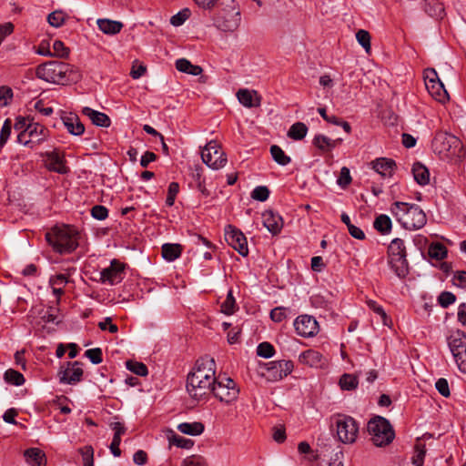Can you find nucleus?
I'll list each match as a JSON object with an SVG mask.
<instances>
[{
	"label": "nucleus",
	"mask_w": 466,
	"mask_h": 466,
	"mask_svg": "<svg viewBox=\"0 0 466 466\" xmlns=\"http://www.w3.org/2000/svg\"><path fill=\"white\" fill-rule=\"evenodd\" d=\"M215 370L216 363L211 358L205 357L197 361L187 379V391L192 399L200 400L211 393L216 382Z\"/></svg>",
	"instance_id": "f257e3e1"
},
{
	"label": "nucleus",
	"mask_w": 466,
	"mask_h": 466,
	"mask_svg": "<svg viewBox=\"0 0 466 466\" xmlns=\"http://www.w3.org/2000/svg\"><path fill=\"white\" fill-rule=\"evenodd\" d=\"M390 212L398 222L408 230H417L427 222L426 214L416 204L395 201L390 207Z\"/></svg>",
	"instance_id": "f03ea898"
},
{
	"label": "nucleus",
	"mask_w": 466,
	"mask_h": 466,
	"mask_svg": "<svg viewBox=\"0 0 466 466\" xmlns=\"http://www.w3.org/2000/svg\"><path fill=\"white\" fill-rule=\"evenodd\" d=\"M241 23V14L235 0H221L219 8L213 17L214 26L224 33L236 32Z\"/></svg>",
	"instance_id": "7ed1b4c3"
},
{
	"label": "nucleus",
	"mask_w": 466,
	"mask_h": 466,
	"mask_svg": "<svg viewBox=\"0 0 466 466\" xmlns=\"http://www.w3.org/2000/svg\"><path fill=\"white\" fill-rule=\"evenodd\" d=\"M78 233L68 226L55 227L46 234L53 249L60 254L71 253L78 247Z\"/></svg>",
	"instance_id": "20e7f679"
},
{
	"label": "nucleus",
	"mask_w": 466,
	"mask_h": 466,
	"mask_svg": "<svg viewBox=\"0 0 466 466\" xmlns=\"http://www.w3.org/2000/svg\"><path fill=\"white\" fill-rule=\"evenodd\" d=\"M432 149L441 157L461 158L465 155L461 140L447 132H438L435 135L432 140Z\"/></svg>",
	"instance_id": "39448f33"
},
{
	"label": "nucleus",
	"mask_w": 466,
	"mask_h": 466,
	"mask_svg": "<svg viewBox=\"0 0 466 466\" xmlns=\"http://www.w3.org/2000/svg\"><path fill=\"white\" fill-rule=\"evenodd\" d=\"M368 431L372 442L378 447L390 444L395 437L390 421L381 416H376L368 422Z\"/></svg>",
	"instance_id": "423d86ee"
},
{
	"label": "nucleus",
	"mask_w": 466,
	"mask_h": 466,
	"mask_svg": "<svg viewBox=\"0 0 466 466\" xmlns=\"http://www.w3.org/2000/svg\"><path fill=\"white\" fill-rule=\"evenodd\" d=\"M70 66L66 63L53 60L41 64L36 68L38 78L53 84H64Z\"/></svg>",
	"instance_id": "0eeeda50"
},
{
	"label": "nucleus",
	"mask_w": 466,
	"mask_h": 466,
	"mask_svg": "<svg viewBox=\"0 0 466 466\" xmlns=\"http://www.w3.org/2000/svg\"><path fill=\"white\" fill-rule=\"evenodd\" d=\"M332 428H335L338 440L345 444L356 441L359 433V425L350 416L338 414L333 418Z\"/></svg>",
	"instance_id": "6e6552de"
},
{
	"label": "nucleus",
	"mask_w": 466,
	"mask_h": 466,
	"mask_svg": "<svg viewBox=\"0 0 466 466\" xmlns=\"http://www.w3.org/2000/svg\"><path fill=\"white\" fill-rule=\"evenodd\" d=\"M293 368L291 360H274L259 364L258 373L268 381H278L290 374Z\"/></svg>",
	"instance_id": "1a4fd4ad"
},
{
	"label": "nucleus",
	"mask_w": 466,
	"mask_h": 466,
	"mask_svg": "<svg viewBox=\"0 0 466 466\" xmlns=\"http://www.w3.org/2000/svg\"><path fill=\"white\" fill-rule=\"evenodd\" d=\"M447 342L459 370L466 373V333L460 329L452 331Z\"/></svg>",
	"instance_id": "9d476101"
},
{
	"label": "nucleus",
	"mask_w": 466,
	"mask_h": 466,
	"mask_svg": "<svg viewBox=\"0 0 466 466\" xmlns=\"http://www.w3.org/2000/svg\"><path fill=\"white\" fill-rule=\"evenodd\" d=\"M211 392L220 401L231 403L237 400L239 390L232 379L218 376L216 377V382L214 383Z\"/></svg>",
	"instance_id": "9b49d317"
},
{
	"label": "nucleus",
	"mask_w": 466,
	"mask_h": 466,
	"mask_svg": "<svg viewBox=\"0 0 466 466\" xmlns=\"http://www.w3.org/2000/svg\"><path fill=\"white\" fill-rule=\"evenodd\" d=\"M203 162L210 168L218 170L227 164V157L220 146L214 140L208 142L201 151Z\"/></svg>",
	"instance_id": "f8f14e48"
},
{
	"label": "nucleus",
	"mask_w": 466,
	"mask_h": 466,
	"mask_svg": "<svg viewBox=\"0 0 466 466\" xmlns=\"http://www.w3.org/2000/svg\"><path fill=\"white\" fill-rule=\"evenodd\" d=\"M48 130L38 123L28 124L27 127L17 136V142L25 146L29 144H39L46 140Z\"/></svg>",
	"instance_id": "ddd939ff"
},
{
	"label": "nucleus",
	"mask_w": 466,
	"mask_h": 466,
	"mask_svg": "<svg viewBox=\"0 0 466 466\" xmlns=\"http://www.w3.org/2000/svg\"><path fill=\"white\" fill-rule=\"evenodd\" d=\"M82 363L79 361H68L61 366L58 371L59 382L62 384H76L82 380Z\"/></svg>",
	"instance_id": "4468645a"
},
{
	"label": "nucleus",
	"mask_w": 466,
	"mask_h": 466,
	"mask_svg": "<svg viewBox=\"0 0 466 466\" xmlns=\"http://www.w3.org/2000/svg\"><path fill=\"white\" fill-rule=\"evenodd\" d=\"M225 239L229 246L236 249L241 256L248 254L247 238L237 228L228 225L225 228Z\"/></svg>",
	"instance_id": "2eb2a0df"
},
{
	"label": "nucleus",
	"mask_w": 466,
	"mask_h": 466,
	"mask_svg": "<svg viewBox=\"0 0 466 466\" xmlns=\"http://www.w3.org/2000/svg\"><path fill=\"white\" fill-rule=\"evenodd\" d=\"M294 328L298 335L304 338L315 336L319 331L317 320L309 315H301L294 321Z\"/></svg>",
	"instance_id": "dca6fc26"
},
{
	"label": "nucleus",
	"mask_w": 466,
	"mask_h": 466,
	"mask_svg": "<svg viewBox=\"0 0 466 466\" xmlns=\"http://www.w3.org/2000/svg\"><path fill=\"white\" fill-rule=\"evenodd\" d=\"M124 264L116 259H113L110 266L104 268L100 273V279L103 283L116 285L119 283L125 277Z\"/></svg>",
	"instance_id": "f3484780"
},
{
	"label": "nucleus",
	"mask_w": 466,
	"mask_h": 466,
	"mask_svg": "<svg viewBox=\"0 0 466 466\" xmlns=\"http://www.w3.org/2000/svg\"><path fill=\"white\" fill-rule=\"evenodd\" d=\"M372 168L383 177H390L396 169L394 160L386 157H380L371 162Z\"/></svg>",
	"instance_id": "a211bd4d"
},
{
	"label": "nucleus",
	"mask_w": 466,
	"mask_h": 466,
	"mask_svg": "<svg viewBox=\"0 0 466 466\" xmlns=\"http://www.w3.org/2000/svg\"><path fill=\"white\" fill-rule=\"evenodd\" d=\"M263 225L273 235H277L280 232L283 227L282 218L275 214L271 210H266L262 213Z\"/></svg>",
	"instance_id": "6ab92c4d"
},
{
	"label": "nucleus",
	"mask_w": 466,
	"mask_h": 466,
	"mask_svg": "<svg viewBox=\"0 0 466 466\" xmlns=\"http://www.w3.org/2000/svg\"><path fill=\"white\" fill-rule=\"evenodd\" d=\"M46 156V167L49 170L59 174H66L69 171L68 167L66 166L64 156L59 152L53 151L47 153Z\"/></svg>",
	"instance_id": "aec40b11"
},
{
	"label": "nucleus",
	"mask_w": 466,
	"mask_h": 466,
	"mask_svg": "<svg viewBox=\"0 0 466 466\" xmlns=\"http://www.w3.org/2000/svg\"><path fill=\"white\" fill-rule=\"evenodd\" d=\"M62 122L66 130L73 136H80L85 132V126L76 114H68L62 117Z\"/></svg>",
	"instance_id": "412c9836"
},
{
	"label": "nucleus",
	"mask_w": 466,
	"mask_h": 466,
	"mask_svg": "<svg viewBox=\"0 0 466 466\" xmlns=\"http://www.w3.org/2000/svg\"><path fill=\"white\" fill-rule=\"evenodd\" d=\"M82 113L84 116H87L94 125L97 127H108L111 125L109 116L103 112H99L92 109L91 107L85 106L82 109Z\"/></svg>",
	"instance_id": "4be33fe9"
},
{
	"label": "nucleus",
	"mask_w": 466,
	"mask_h": 466,
	"mask_svg": "<svg viewBox=\"0 0 466 466\" xmlns=\"http://www.w3.org/2000/svg\"><path fill=\"white\" fill-rule=\"evenodd\" d=\"M299 361L314 368H322L325 359L322 354L315 350H308L299 355Z\"/></svg>",
	"instance_id": "5701e85b"
},
{
	"label": "nucleus",
	"mask_w": 466,
	"mask_h": 466,
	"mask_svg": "<svg viewBox=\"0 0 466 466\" xmlns=\"http://www.w3.org/2000/svg\"><path fill=\"white\" fill-rule=\"evenodd\" d=\"M342 142L341 138L331 139L325 135H316L313 138V145L321 152H330Z\"/></svg>",
	"instance_id": "b1692460"
},
{
	"label": "nucleus",
	"mask_w": 466,
	"mask_h": 466,
	"mask_svg": "<svg viewBox=\"0 0 466 466\" xmlns=\"http://www.w3.org/2000/svg\"><path fill=\"white\" fill-rule=\"evenodd\" d=\"M96 25L104 34L111 35L118 34L124 27L122 22L107 18L97 19Z\"/></svg>",
	"instance_id": "393cba45"
},
{
	"label": "nucleus",
	"mask_w": 466,
	"mask_h": 466,
	"mask_svg": "<svg viewBox=\"0 0 466 466\" xmlns=\"http://www.w3.org/2000/svg\"><path fill=\"white\" fill-rule=\"evenodd\" d=\"M389 264L391 269L400 279H404L409 273V265L406 256L389 258Z\"/></svg>",
	"instance_id": "a878e982"
},
{
	"label": "nucleus",
	"mask_w": 466,
	"mask_h": 466,
	"mask_svg": "<svg viewBox=\"0 0 466 466\" xmlns=\"http://www.w3.org/2000/svg\"><path fill=\"white\" fill-rule=\"evenodd\" d=\"M24 456L30 466H46V455L38 448H29L25 450Z\"/></svg>",
	"instance_id": "bb28decb"
},
{
	"label": "nucleus",
	"mask_w": 466,
	"mask_h": 466,
	"mask_svg": "<svg viewBox=\"0 0 466 466\" xmlns=\"http://www.w3.org/2000/svg\"><path fill=\"white\" fill-rule=\"evenodd\" d=\"M429 94L437 101L441 103H445L449 100V94L447 90L444 88L441 81H435L431 84L425 85Z\"/></svg>",
	"instance_id": "cd10ccee"
},
{
	"label": "nucleus",
	"mask_w": 466,
	"mask_h": 466,
	"mask_svg": "<svg viewBox=\"0 0 466 466\" xmlns=\"http://www.w3.org/2000/svg\"><path fill=\"white\" fill-rule=\"evenodd\" d=\"M237 97L239 103L246 107H254L260 104V99L257 96L256 91L240 89L237 93Z\"/></svg>",
	"instance_id": "c85d7f7f"
},
{
	"label": "nucleus",
	"mask_w": 466,
	"mask_h": 466,
	"mask_svg": "<svg viewBox=\"0 0 466 466\" xmlns=\"http://www.w3.org/2000/svg\"><path fill=\"white\" fill-rule=\"evenodd\" d=\"M177 430L183 434L198 436L204 431L205 426L199 421L182 422L177 425Z\"/></svg>",
	"instance_id": "c756f323"
},
{
	"label": "nucleus",
	"mask_w": 466,
	"mask_h": 466,
	"mask_svg": "<svg viewBox=\"0 0 466 466\" xmlns=\"http://www.w3.org/2000/svg\"><path fill=\"white\" fill-rule=\"evenodd\" d=\"M412 174L416 182L421 186H425L430 182V172L428 168L418 162L413 164Z\"/></svg>",
	"instance_id": "7c9ffc66"
},
{
	"label": "nucleus",
	"mask_w": 466,
	"mask_h": 466,
	"mask_svg": "<svg viewBox=\"0 0 466 466\" xmlns=\"http://www.w3.org/2000/svg\"><path fill=\"white\" fill-rule=\"evenodd\" d=\"M182 247L179 244L166 243L162 246V257L167 261H174L180 257Z\"/></svg>",
	"instance_id": "2f4dec72"
},
{
	"label": "nucleus",
	"mask_w": 466,
	"mask_h": 466,
	"mask_svg": "<svg viewBox=\"0 0 466 466\" xmlns=\"http://www.w3.org/2000/svg\"><path fill=\"white\" fill-rule=\"evenodd\" d=\"M373 227L382 235L389 234L392 227L391 219L389 216L381 214L375 218Z\"/></svg>",
	"instance_id": "473e14b6"
},
{
	"label": "nucleus",
	"mask_w": 466,
	"mask_h": 466,
	"mask_svg": "<svg viewBox=\"0 0 466 466\" xmlns=\"http://www.w3.org/2000/svg\"><path fill=\"white\" fill-rule=\"evenodd\" d=\"M308 127L302 122L293 124L288 131V136L294 140H301L307 135Z\"/></svg>",
	"instance_id": "72a5a7b5"
},
{
	"label": "nucleus",
	"mask_w": 466,
	"mask_h": 466,
	"mask_svg": "<svg viewBox=\"0 0 466 466\" xmlns=\"http://www.w3.org/2000/svg\"><path fill=\"white\" fill-rule=\"evenodd\" d=\"M270 154L274 161L280 166H287L291 161V158L285 154L280 147L277 145L270 147Z\"/></svg>",
	"instance_id": "f704fd0d"
},
{
	"label": "nucleus",
	"mask_w": 466,
	"mask_h": 466,
	"mask_svg": "<svg viewBox=\"0 0 466 466\" xmlns=\"http://www.w3.org/2000/svg\"><path fill=\"white\" fill-rule=\"evenodd\" d=\"M339 387L343 390H352L358 387L359 380L353 374H343L339 381Z\"/></svg>",
	"instance_id": "c9c22d12"
},
{
	"label": "nucleus",
	"mask_w": 466,
	"mask_h": 466,
	"mask_svg": "<svg viewBox=\"0 0 466 466\" xmlns=\"http://www.w3.org/2000/svg\"><path fill=\"white\" fill-rule=\"evenodd\" d=\"M399 256H406V248L402 239L395 238L389 246V258Z\"/></svg>",
	"instance_id": "e433bc0d"
},
{
	"label": "nucleus",
	"mask_w": 466,
	"mask_h": 466,
	"mask_svg": "<svg viewBox=\"0 0 466 466\" xmlns=\"http://www.w3.org/2000/svg\"><path fill=\"white\" fill-rule=\"evenodd\" d=\"M4 379L5 382L15 386H21L25 383L23 374L13 369H9L5 372Z\"/></svg>",
	"instance_id": "4c0bfd02"
},
{
	"label": "nucleus",
	"mask_w": 466,
	"mask_h": 466,
	"mask_svg": "<svg viewBox=\"0 0 466 466\" xmlns=\"http://www.w3.org/2000/svg\"><path fill=\"white\" fill-rule=\"evenodd\" d=\"M428 253L431 258L441 260L447 255V248L441 243H433L430 246Z\"/></svg>",
	"instance_id": "58836bf2"
},
{
	"label": "nucleus",
	"mask_w": 466,
	"mask_h": 466,
	"mask_svg": "<svg viewBox=\"0 0 466 466\" xmlns=\"http://www.w3.org/2000/svg\"><path fill=\"white\" fill-rule=\"evenodd\" d=\"M66 15L61 10H56L48 15L47 22L53 27H60L66 21Z\"/></svg>",
	"instance_id": "ea45409f"
},
{
	"label": "nucleus",
	"mask_w": 466,
	"mask_h": 466,
	"mask_svg": "<svg viewBox=\"0 0 466 466\" xmlns=\"http://www.w3.org/2000/svg\"><path fill=\"white\" fill-rule=\"evenodd\" d=\"M426 455V447L422 443H417L415 445L414 455L412 456V463L415 466H422L424 462V458Z\"/></svg>",
	"instance_id": "a19ab883"
},
{
	"label": "nucleus",
	"mask_w": 466,
	"mask_h": 466,
	"mask_svg": "<svg viewBox=\"0 0 466 466\" xmlns=\"http://www.w3.org/2000/svg\"><path fill=\"white\" fill-rule=\"evenodd\" d=\"M126 365L127 370L138 376L147 375V367L142 362L127 360Z\"/></svg>",
	"instance_id": "79ce46f5"
},
{
	"label": "nucleus",
	"mask_w": 466,
	"mask_h": 466,
	"mask_svg": "<svg viewBox=\"0 0 466 466\" xmlns=\"http://www.w3.org/2000/svg\"><path fill=\"white\" fill-rule=\"evenodd\" d=\"M190 15L191 11L188 8H184L171 16L170 24L174 26H179L189 18Z\"/></svg>",
	"instance_id": "37998d69"
},
{
	"label": "nucleus",
	"mask_w": 466,
	"mask_h": 466,
	"mask_svg": "<svg viewBox=\"0 0 466 466\" xmlns=\"http://www.w3.org/2000/svg\"><path fill=\"white\" fill-rule=\"evenodd\" d=\"M81 454L83 466H94V450L92 446L86 445L79 449Z\"/></svg>",
	"instance_id": "c03bdc74"
},
{
	"label": "nucleus",
	"mask_w": 466,
	"mask_h": 466,
	"mask_svg": "<svg viewBox=\"0 0 466 466\" xmlns=\"http://www.w3.org/2000/svg\"><path fill=\"white\" fill-rule=\"evenodd\" d=\"M257 354L259 357L268 359L275 354V349L269 342H261L257 348Z\"/></svg>",
	"instance_id": "a18cd8bd"
},
{
	"label": "nucleus",
	"mask_w": 466,
	"mask_h": 466,
	"mask_svg": "<svg viewBox=\"0 0 466 466\" xmlns=\"http://www.w3.org/2000/svg\"><path fill=\"white\" fill-rule=\"evenodd\" d=\"M52 56H57L60 58H66L69 55V48L60 40H56L53 44Z\"/></svg>",
	"instance_id": "49530a36"
},
{
	"label": "nucleus",
	"mask_w": 466,
	"mask_h": 466,
	"mask_svg": "<svg viewBox=\"0 0 466 466\" xmlns=\"http://www.w3.org/2000/svg\"><path fill=\"white\" fill-rule=\"evenodd\" d=\"M269 197V189L266 186H258L251 192V198L258 201H266Z\"/></svg>",
	"instance_id": "de8ad7c7"
},
{
	"label": "nucleus",
	"mask_w": 466,
	"mask_h": 466,
	"mask_svg": "<svg viewBox=\"0 0 466 466\" xmlns=\"http://www.w3.org/2000/svg\"><path fill=\"white\" fill-rule=\"evenodd\" d=\"M235 306H236L235 299L232 295V291L229 290L227 295L226 299L221 304V311L227 315H230L234 312Z\"/></svg>",
	"instance_id": "09e8293b"
},
{
	"label": "nucleus",
	"mask_w": 466,
	"mask_h": 466,
	"mask_svg": "<svg viewBox=\"0 0 466 466\" xmlns=\"http://www.w3.org/2000/svg\"><path fill=\"white\" fill-rule=\"evenodd\" d=\"M359 44L369 52L370 49V35L368 31L360 29L356 34Z\"/></svg>",
	"instance_id": "8fccbe9b"
},
{
	"label": "nucleus",
	"mask_w": 466,
	"mask_h": 466,
	"mask_svg": "<svg viewBox=\"0 0 466 466\" xmlns=\"http://www.w3.org/2000/svg\"><path fill=\"white\" fill-rule=\"evenodd\" d=\"M12 129V122L10 119H6L0 130V147H3L7 142Z\"/></svg>",
	"instance_id": "3c124183"
},
{
	"label": "nucleus",
	"mask_w": 466,
	"mask_h": 466,
	"mask_svg": "<svg viewBox=\"0 0 466 466\" xmlns=\"http://www.w3.org/2000/svg\"><path fill=\"white\" fill-rule=\"evenodd\" d=\"M179 191V185L177 182H171L168 186L166 205L172 207L175 203L176 197Z\"/></svg>",
	"instance_id": "603ef678"
},
{
	"label": "nucleus",
	"mask_w": 466,
	"mask_h": 466,
	"mask_svg": "<svg viewBox=\"0 0 466 466\" xmlns=\"http://www.w3.org/2000/svg\"><path fill=\"white\" fill-rule=\"evenodd\" d=\"M438 301L442 308H448L456 301V296L449 291H443L440 294Z\"/></svg>",
	"instance_id": "864d4df0"
},
{
	"label": "nucleus",
	"mask_w": 466,
	"mask_h": 466,
	"mask_svg": "<svg viewBox=\"0 0 466 466\" xmlns=\"http://www.w3.org/2000/svg\"><path fill=\"white\" fill-rule=\"evenodd\" d=\"M13 97V90L7 86H0V104L1 106H7Z\"/></svg>",
	"instance_id": "5fc2aeb1"
},
{
	"label": "nucleus",
	"mask_w": 466,
	"mask_h": 466,
	"mask_svg": "<svg viewBox=\"0 0 466 466\" xmlns=\"http://www.w3.org/2000/svg\"><path fill=\"white\" fill-rule=\"evenodd\" d=\"M86 357H87L93 364H99L102 362V350L100 348H94L87 350L85 352Z\"/></svg>",
	"instance_id": "6e6d98bb"
},
{
	"label": "nucleus",
	"mask_w": 466,
	"mask_h": 466,
	"mask_svg": "<svg viewBox=\"0 0 466 466\" xmlns=\"http://www.w3.org/2000/svg\"><path fill=\"white\" fill-rule=\"evenodd\" d=\"M91 215L96 219L104 220L108 216V210L102 205H96L91 208Z\"/></svg>",
	"instance_id": "4d7b16f0"
},
{
	"label": "nucleus",
	"mask_w": 466,
	"mask_h": 466,
	"mask_svg": "<svg viewBox=\"0 0 466 466\" xmlns=\"http://www.w3.org/2000/svg\"><path fill=\"white\" fill-rule=\"evenodd\" d=\"M350 182H351V177H350V169L346 167H343L340 169L339 177L337 180V183L341 187H346L347 186H349L350 184Z\"/></svg>",
	"instance_id": "13d9d810"
},
{
	"label": "nucleus",
	"mask_w": 466,
	"mask_h": 466,
	"mask_svg": "<svg viewBox=\"0 0 466 466\" xmlns=\"http://www.w3.org/2000/svg\"><path fill=\"white\" fill-rule=\"evenodd\" d=\"M170 442L177 447L189 449L193 446V441L189 439H186L182 436L174 435L170 439Z\"/></svg>",
	"instance_id": "bf43d9fd"
},
{
	"label": "nucleus",
	"mask_w": 466,
	"mask_h": 466,
	"mask_svg": "<svg viewBox=\"0 0 466 466\" xmlns=\"http://www.w3.org/2000/svg\"><path fill=\"white\" fill-rule=\"evenodd\" d=\"M435 388L443 397H449L451 394L448 380L444 378H441L436 381Z\"/></svg>",
	"instance_id": "052dcab7"
},
{
	"label": "nucleus",
	"mask_w": 466,
	"mask_h": 466,
	"mask_svg": "<svg viewBox=\"0 0 466 466\" xmlns=\"http://www.w3.org/2000/svg\"><path fill=\"white\" fill-rule=\"evenodd\" d=\"M369 308L373 310L376 314H378L379 316H380L381 319H382V322L386 325L387 324V319H388V316L386 314V312L384 311V309H382L381 306H380L376 301L374 300H369L367 302Z\"/></svg>",
	"instance_id": "680f3d73"
},
{
	"label": "nucleus",
	"mask_w": 466,
	"mask_h": 466,
	"mask_svg": "<svg viewBox=\"0 0 466 466\" xmlns=\"http://www.w3.org/2000/svg\"><path fill=\"white\" fill-rule=\"evenodd\" d=\"M181 466H207L205 460L200 456H190L186 458Z\"/></svg>",
	"instance_id": "e2e57ef3"
},
{
	"label": "nucleus",
	"mask_w": 466,
	"mask_h": 466,
	"mask_svg": "<svg viewBox=\"0 0 466 466\" xmlns=\"http://www.w3.org/2000/svg\"><path fill=\"white\" fill-rule=\"evenodd\" d=\"M286 317V309L283 307H277L270 311V319L275 322H281Z\"/></svg>",
	"instance_id": "0e129e2a"
},
{
	"label": "nucleus",
	"mask_w": 466,
	"mask_h": 466,
	"mask_svg": "<svg viewBox=\"0 0 466 466\" xmlns=\"http://www.w3.org/2000/svg\"><path fill=\"white\" fill-rule=\"evenodd\" d=\"M68 282L67 277L64 274H57L52 276L49 279V284L52 287H64Z\"/></svg>",
	"instance_id": "69168bd1"
},
{
	"label": "nucleus",
	"mask_w": 466,
	"mask_h": 466,
	"mask_svg": "<svg viewBox=\"0 0 466 466\" xmlns=\"http://www.w3.org/2000/svg\"><path fill=\"white\" fill-rule=\"evenodd\" d=\"M44 322L46 323H58L56 310L53 308H49L44 312L41 317Z\"/></svg>",
	"instance_id": "338daca9"
},
{
	"label": "nucleus",
	"mask_w": 466,
	"mask_h": 466,
	"mask_svg": "<svg viewBox=\"0 0 466 466\" xmlns=\"http://www.w3.org/2000/svg\"><path fill=\"white\" fill-rule=\"evenodd\" d=\"M98 327L102 330L108 329L110 333H116L118 331V327L116 324L112 323L110 318H106L104 321L99 322Z\"/></svg>",
	"instance_id": "774afa93"
}]
</instances>
